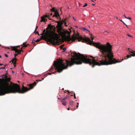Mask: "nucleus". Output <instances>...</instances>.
<instances>
[{
  "label": "nucleus",
  "instance_id": "nucleus-33",
  "mask_svg": "<svg viewBox=\"0 0 135 135\" xmlns=\"http://www.w3.org/2000/svg\"><path fill=\"white\" fill-rule=\"evenodd\" d=\"M16 48H18V47H20V45H18V46H16Z\"/></svg>",
  "mask_w": 135,
  "mask_h": 135
},
{
  "label": "nucleus",
  "instance_id": "nucleus-38",
  "mask_svg": "<svg viewBox=\"0 0 135 135\" xmlns=\"http://www.w3.org/2000/svg\"><path fill=\"white\" fill-rule=\"evenodd\" d=\"M74 98H76V96H75V94H74Z\"/></svg>",
  "mask_w": 135,
  "mask_h": 135
},
{
  "label": "nucleus",
  "instance_id": "nucleus-24",
  "mask_svg": "<svg viewBox=\"0 0 135 135\" xmlns=\"http://www.w3.org/2000/svg\"><path fill=\"white\" fill-rule=\"evenodd\" d=\"M5 68V67H4V66L3 67H1L0 68V69H4Z\"/></svg>",
  "mask_w": 135,
  "mask_h": 135
},
{
  "label": "nucleus",
  "instance_id": "nucleus-47",
  "mask_svg": "<svg viewBox=\"0 0 135 135\" xmlns=\"http://www.w3.org/2000/svg\"><path fill=\"white\" fill-rule=\"evenodd\" d=\"M76 28H78V26H76Z\"/></svg>",
  "mask_w": 135,
  "mask_h": 135
},
{
  "label": "nucleus",
  "instance_id": "nucleus-51",
  "mask_svg": "<svg viewBox=\"0 0 135 135\" xmlns=\"http://www.w3.org/2000/svg\"><path fill=\"white\" fill-rule=\"evenodd\" d=\"M116 18L117 19H118L117 17Z\"/></svg>",
  "mask_w": 135,
  "mask_h": 135
},
{
  "label": "nucleus",
  "instance_id": "nucleus-44",
  "mask_svg": "<svg viewBox=\"0 0 135 135\" xmlns=\"http://www.w3.org/2000/svg\"><path fill=\"white\" fill-rule=\"evenodd\" d=\"M92 5H93V6H94L95 5V4H94L93 3H92Z\"/></svg>",
  "mask_w": 135,
  "mask_h": 135
},
{
  "label": "nucleus",
  "instance_id": "nucleus-32",
  "mask_svg": "<svg viewBox=\"0 0 135 135\" xmlns=\"http://www.w3.org/2000/svg\"><path fill=\"white\" fill-rule=\"evenodd\" d=\"M123 16H124L125 17V18H127V17L126 16L125 14L123 15Z\"/></svg>",
  "mask_w": 135,
  "mask_h": 135
},
{
  "label": "nucleus",
  "instance_id": "nucleus-27",
  "mask_svg": "<svg viewBox=\"0 0 135 135\" xmlns=\"http://www.w3.org/2000/svg\"><path fill=\"white\" fill-rule=\"evenodd\" d=\"M126 18V19H129V20H131V17H127V18Z\"/></svg>",
  "mask_w": 135,
  "mask_h": 135
},
{
  "label": "nucleus",
  "instance_id": "nucleus-35",
  "mask_svg": "<svg viewBox=\"0 0 135 135\" xmlns=\"http://www.w3.org/2000/svg\"><path fill=\"white\" fill-rule=\"evenodd\" d=\"M77 104H78V105L76 106V107H78L79 103H77Z\"/></svg>",
  "mask_w": 135,
  "mask_h": 135
},
{
  "label": "nucleus",
  "instance_id": "nucleus-25",
  "mask_svg": "<svg viewBox=\"0 0 135 135\" xmlns=\"http://www.w3.org/2000/svg\"><path fill=\"white\" fill-rule=\"evenodd\" d=\"M38 28V26H36V28H35V32L36 31V30H37V29Z\"/></svg>",
  "mask_w": 135,
  "mask_h": 135
},
{
  "label": "nucleus",
  "instance_id": "nucleus-46",
  "mask_svg": "<svg viewBox=\"0 0 135 135\" xmlns=\"http://www.w3.org/2000/svg\"><path fill=\"white\" fill-rule=\"evenodd\" d=\"M51 69H53V67H52H52L51 68Z\"/></svg>",
  "mask_w": 135,
  "mask_h": 135
},
{
  "label": "nucleus",
  "instance_id": "nucleus-41",
  "mask_svg": "<svg viewBox=\"0 0 135 135\" xmlns=\"http://www.w3.org/2000/svg\"><path fill=\"white\" fill-rule=\"evenodd\" d=\"M67 110H70V107H69L68 108V109H67Z\"/></svg>",
  "mask_w": 135,
  "mask_h": 135
},
{
  "label": "nucleus",
  "instance_id": "nucleus-7",
  "mask_svg": "<svg viewBox=\"0 0 135 135\" xmlns=\"http://www.w3.org/2000/svg\"><path fill=\"white\" fill-rule=\"evenodd\" d=\"M66 20V18H65L64 21L62 20V21H60V22L56 21V22L57 23V25L56 27H62V25L64 23L65 25L67 26V25H66V22H65Z\"/></svg>",
  "mask_w": 135,
  "mask_h": 135
},
{
  "label": "nucleus",
  "instance_id": "nucleus-17",
  "mask_svg": "<svg viewBox=\"0 0 135 135\" xmlns=\"http://www.w3.org/2000/svg\"><path fill=\"white\" fill-rule=\"evenodd\" d=\"M82 29L83 30H84V31H88L89 32V31L86 28H82Z\"/></svg>",
  "mask_w": 135,
  "mask_h": 135
},
{
  "label": "nucleus",
  "instance_id": "nucleus-6",
  "mask_svg": "<svg viewBox=\"0 0 135 135\" xmlns=\"http://www.w3.org/2000/svg\"><path fill=\"white\" fill-rule=\"evenodd\" d=\"M56 27L57 28V32L59 33V35L60 36H63L64 35V33L62 31L63 30L62 27Z\"/></svg>",
  "mask_w": 135,
  "mask_h": 135
},
{
  "label": "nucleus",
  "instance_id": "nucleus-9",
  "mask_svg": "<svg viewBox=\"0 0 135 135\" xmlns=\"http://www.w3.org/2000/svg\"><path fill=\"white\" fill-rule=\"evenodd\" d=\"M46 30L45 29H44L43 31V33L41 34L42 35V36L44 34H45V36H44V37H45V39H44V40H47V39L46 37V36H47L48 37H49V36L50 34L48 32H45Z\"/></svg>",
  "mask_w": 135,
  "mask_h": 135
},
{
  "label": "nucleus",
  "instance_id": "nucleus-49",
  "mask_svg": "<svg viewBox=\"0 0 135 135\" xmlns=\"http://www.w3.org/2000/svg\"><path fill=\"white\" fill-rule=\"evenodd\" d=\"M91 1L92 2H93V0H91Z\"/></svg>",
  "mask_w": 135,
  "mask_h": 135
},
{
  "label": "nucleus",
  "instance_id": "nucleus-45",
  "mask_svg": "<svg viewBox=\"0 0 135 135\" xmlns=\"http://www.w3.org/2000/svg\"><path fill=\"white\" fill-rule=\"evenodd\" d=\"M3 65V64H0V65Z\"/></svg>",
  "mask_w": 135,
  "mask_h": 135
},
{
  "label": "nucleus",
  "instance_id": "nucleus-13",
  "mask_svg": "<svg viewBox=\"0 0 135 135\" xmlns=\"http://www.w3.org/2000/svg\"><path fill=\"white\" fill-rule=\"evenodd\" d=\"M11 47L12 49V50L13 51H16H16L17 49L16 47V46H11Z\"/></svg>",
  "mask_w": 135,
  "mask_h": 135
},
{
  "label": "nucleus",
  "instance_id": "nucleus-8",
  "mask_svg": "<svg viewBox=\"0 0 135 135\" xmlns=\"http://www.w3.org/2000/svg\"><path fill=\"white\" fill-rule=\"evenodd\" d=\"M48 17L49 18V19L50 20H51V19H50V16L49 15H44L42 17H41V22H45L46 21H47V20L46 19H45V18H46Z\"/></svg>",
  "mask_w": 135,
  "mask_h": 135
},
{
  "label": "nucleus",
  "instance_id": "nucleus-31",
  "mask_svg": "<svg viewBox=\"0 0 135 135\" xmlns=\"http://www.w3.org/2000/svg\"><path fill=\"white\" fill-rule=\"evenodd\" d=\"M121 21H122V22H123V24L124 25H126V24L125 23H124V22L123 21H122V20H120Z\"/></svg>",
  "mask_w": 135,
  "mask_h": 135
},
{
  "label": "nucleus",
  "instance_id": "nucleus-30",
  "mask_svg": "<svg viewBox=\"0 0 135 135\" xmlns=\"http://www.w3.org/2000/svg\"><path fill=\"white\" fill-rule=\"evenodd\" d=\"M66 48H63V50H64V51H65L66 50Z\"/></svg>",
  "mask_w": 135,
  "mask_h": 135
},
{
  "label": "nucleus",
  "instance_id": "nucleus-2",
  "mask_svg": "<svg viewBox=\"0 0 135 135\" xmlns=\"http://www.w3.org/2000/svg\"><path fill=\"white\" fill-rule=\"evenodd\" d=\"M0 76H3L4 78H3L2 79H0L1 87L11 93H23L33 88L36 84V82H34L32 84L29 85V88H27L23 85L22 88V90H21L20 86L17 84H13L11 82H10V84L8 83L10 82V78H8L6 74L2 75Z\"/></svg>",
  "mask_w": 135,
  "mask_h": 135
},
{
  "label": "nucleus",
  "instance_id": "nucleus-23",
  "mask_svg": "<svg viewBox=\"0 0 135 135\" xmlns=\"http://www.w3.org/2000/svg\"><path fill=\"white\" fill-rule=\"evenodd\" d=\"M64 46V45H61L60 46V47L61 48H62Z\"/></svg>",
  "mask_w": 135,
  "mask_h": 135
},
{
  "label": "nucleus",
  "instance_id": "nucleus-36",
  "mask_svg": "<svg viewBox=\"0 0 135 135\" xmlns=\"http://www.w3.org/2000/svg\"><path fill=\"white\" fill-rule=\"evenodd\" d=\"M104 32H107L108 33H109V32H108V31H104Z\"/></svg>",
  "mask_w": 135,
  "mask_h": 135
},
{
  "label": "nucleus",
  "instance_id": "nucleus-52",
  "mask_svg": "<svg viewBox=\"0 0 135 135\" xmlns=\"http://www.w3.org/2000/svg\"><path fill=\"white\" fill-rule=\"evenodd\" d=\"M44 79V78H43L42 79V80Z\"/></svg>",
  "mask_w": 135,
  "mask_h": 135
},
{
  "label": "nucleus",
  "instance_id": "nucleus-28",
  "mask_svg": "<svg viewBox=\"0 0 135 135\" xmlns=\"http://www.w3.org/2000/svg\"><path fill=\"white\" fill-rule=\"evenodd\" d=\"M18 55V54H14V56L15 58H16V57Z\"/></svg>",
  "mask_w": 135,
  "mask_h": 135
},
{
  "label": "nucleus",
  "instance_id": "nucleus-11",
  "mask_svg": "<svg viewBox=\"0 0 135 135\" xmlns=\"http://www.w3.org/2000/svg\"><path fill=\"white\" fill-rule=\"evenodd\" d=\"M42 36H41V38H39L38 39H37L35 41H34V40L32 41V43H34L35 42H33L34 41V42H38L39 41L41 40L42 39Z\"/></svg>",
  "mask_w": 135,
  "mask_h": 135
},
{
  "label": "nucleus",
  "instance_id": "nucleus-40",
  "mask_svg": "<svg viewBox=\"0 0 135 135\" xmlns=\"http://www.w3.org/2000/svg\"><path fill=\"white\" fill-rule=\"evenodd\" d=\"M24 47H23V46H22V47L21 48V49L20 50H22V49Z\"/></svg>",
  "mask_w": 135,
  "mask_h": 135
},
{
  "label": "nucleus",
  "instance_id": "nucleus-5",
  "mask_svg": "<svg viewBox=\"0 0 135 135\" xmlns=\"http://www.w3.org/2000/svg\"><path fill=\"white\" fill-rule=\"evenodd\" d=\"M51 11L54 12V14L53 15L52 17H58L59 16V13L58 12L57 10H55V7H53L51 9Z\"/></svg>",
  "mask_w": 135,
  "mask_h": 135
},
{
  "label": "nucleus",
  "instance_id": "nucleus-4",
  "mask_svg": "<svg viewBox=\"0 0 135 135\" xmlns=\"http://www.w3.org/2000/svg\"><path fill=\"white\" fill-rule=\"evenodd\" d=\"M128 51H129V53L130 54V55H127L126 57L127 58H125L124 59H127L131 57L132 56H135V51H130L129 50V49H128Z\"/></svg>",
  "mask_w": 135,
  "mask_h": 135
},
{
  "label": "nucleus",
  "instance_id": "nucleus-21",
  "mask_svg": "<svg viewBox=\"0 0 135 135\" xmlns=\"http://www.w3.org/2000/svg\"><path fill=\"white\" fill-rule=\"evenodd\" d=\"M13 65H14V66L15 67L16 66V62H13Z\"/></svg>",
  "mask_w": 135,
  "mask_h": 135
},
{
  "label": "nucleus",
  "instance_id": "nucleus-29",
  "mask_svg": "<svg viewBox=\"0 0 135 135\" xmlns=\"http://www.w3.org/2000/svg\"><path fill=\"white\" fill-rule=\"evenodd\" d=\"M4 55L6 57H7L8 56V55L7 54H5Z\"/></svg>",
  "mask_w": 135,
  "mask_h": 135
},
{
  "label": "nucleus",
  "instance_id": "nucleus-34",
  "mask_svg": "<svg viewBox=\"0 0 135 135\" xmlns=\"http://www.w3.org/2000/svg\"><path fill=\"white\" fill-rule=\"evenodd\" d=\"M8 66V65L7 64H5V65H4V67H5V68L6 66Z\"/></svg>",
  "mask_w": 135,
  "mask_h": 135
},
{
  "label": "nucleus",
  "instance_id": "nucleus-16",
  "mask_svg": "<svg viewBox=\"0 0 135 135\" xmlns=\"http://www.w3.org/2000/svg\"><path fill=\"white\" fill-rule=\"evenodd\" d=\"M17 60V59L15 57L14 59H13L10 62H11V61H12V62H16Z\"/></svg>",
  "mask_w": 135,
  "mask_h": 135
},
{
  "label": "nucleus",
  "instance_id": "nucleus-20",
  "mask_svg": "<svg viewBox=\"0 0 135 135\" xmlns=\"http://www.w3.org/2000/svg\"><path fill=\"white\" fill-rule=\"evenodd\" d=\"M68 98V97H65L64 98L62 99L64 100H66Z\"/></svg>",
  "mask_w": 135,
  "mask_h": 135
},
{
  "label": "nucleus",
  "instance_id": "nucleus-42",
  "mask_svg": "<svg viewBox=\"0 0 135 135\" xmlns=\"http://www.w3.org/2000/svg\"><path fill=\"white\" fill-rule=\"evenodd\" d=\"M12 72L13 73H15V72L13 71H12Z\"/></svg>",
  "mask_w": 135,
  "mask_h": 135
},
{
  "label": "nucleus",
  "instance_id": "nucleus-14",
  "mask_svg": "<svg viewBox=\"0 0 135 135\" xmlns=\"http://www.w3.org/2000/svg\"><path fill=\"white\" fill-rule=\"evenodd\" d=\"M73 100H70L69 101V104H70V105L71 106H73Z\"/></svg>",
  "mask_w": 135,
  "mask_h": 135
},
{
  "label": "nucleus",
  "instance_id": "nucleus-15",
  "mask_svg": "<svg viewBox=\"0 0 135 135\" xmlns=\"http://www.w3.org/2000/svg\"><path fill=\"white\" fill-rule=\"evenodd\" d=\"M21 46H23V47H26L27 46V45L25 42L23 43V44L21 45Z\"/></svg>",
  "mask_w": 135,
  "mask_h": 135
},
{
  "label": "nucleus",
  "instance_id": "nucleus-18",
  "mask_svg": "<svg viewBox=\"0 0 135 135\" xmlns=\"http://www.w3.org/2000/svg\"><path fill=\"white\" fill-rule=\"evenodd\" d=\"M57 72V71H55V72H53L52 73H48V74L49 75H50L51 74H55V73H56Z\"/></svg>",
  "mask_w": 135,
  "mask_h": 135
},
{
  "label": "nucleus",
  "instance_id": "nucleus-50",
  "mask_svg": "<svg viewBox=\"0 0 135 135\" xmlns=\"http://www.w3.org/2000/svg\"><path fill=\"white\" fill-rule=\"evenodd\" d=\"M1 55H0V58H1Z\"/></svg>",
  "mask_w": 135,
  "mask_h": 135
},
{
  "label": "nucleus",
  "instance_id": "nucleus-37",
  "mask_svg": "<svg viewBox=\"0 0 135 135\" xmlns=\"http://www.w3.org/2000/svg\"><path fill=\"white\" fill-rule=\"evenodd\" d=\"M52 13H51L50 14V15H49L50 16H52Z\"/></svg>",
  "mask_w": 135,
  "mask_h": 135
},
{
  "label": "nucleus",
  "instance_id": "nucleus-39",
  "mask_svg": "<svg viewBox=\"0 0 135 135\" xmlns=\"http://www.w3.org/2000/svg\"><path fill=\"white\" fill-rule=\"evenodd\" d=\"M36 33H37L38 35H39V33H38V31H37V32H36Z\"/></svg>",
  "mask_w": 135,
  "mask_h": 135
},
{
  "label": "nucleus",
  "instance_id": "nucleus-43",
  "mask_svg": "<svg viewBox=\"0 0 135 135\" xmlns=\"http://www.w3.org/2000/svg\"><path fill=\"white\" fill-rule=\"evenodd\" d=\"M126 25V27H127V28H128V26H127L126 24V25Z\"/></svg>",
  "mask_w": 135,
  "mask_h": 135
},
{
  "label": "nucleus",
  "instance_id": "nucleus-26",
  "mask_svg": "<svg viewBox=\"0 0 135 135\" xmlns=\"http://www.w3.org/2000/svg\"><path fill=\"white\" fill-rule=\"evenodd\" d=\"M127 36H128L129 37H132V36H131V35H130L129 34H127Z\"/></svg>",
  "mask_w": 135,
  "mask_h": 135
},
{
  "label": "nucleus",
  "instance_id": "nucleus-10",
  "mask_svg": "<svg viewBox=\"0 0 135 135\" xmlns=\"http://www.w3.org/2000/svg\"><path fill=\"white\" fill-rule=\"evenodd\" d=\"M61 101L62 102V103L63 105L64 106L66 105L67 103V102L66 101L62 99H61Z\"/></svg>",
  "mask_w": 135,
  "mask_h": 135
},
{
  "label": "nucleus",
  "instance_id": "nucleus-1",
  "mask_svg": "<svg viewBox=\"0 0 135 135\" xmlns=\"http://www.w3.org/2000/svg\"><path fill=\"white\" fill-rule=\"evenodd\" d=\"M68 32L69 35L66 36L65 38L67 41L71 40L73 42H75L78 39L79 41H82L83 42H88L90 45L93 43V46L100 49L101 56L103 58L100 60L99 62L97 61L92 56L91 57L93 58V59H90L86 56L80 54L78 55L77 53L74 52L71 54L72 56L73 57L71 58V60H65L66 66L65 65V64L64 63L62 60H60L59 62L54 61L53 65L56 68V69L57 70V71L58 72H61L63 69H67L68 66H71L74 64H81L82 62L89 64L93 68L95 65H108L122 61V60L119 61L115 58H113L114 55L112 52V46L109 43L107 42L106 45H104L101 44L99 42H93L89 38H83L81 36H79V33H78L76 36L74 35L71 37L70 36V32L68 31Z\"/></svg>",
  "mask_w": 135,
  "mask_h": 135
},
{
  "label": "nucleus",
  "instance_id": "nucleus-12",
  "mask_svg": "<svg viewBox=\"0 0 135 135\" xmlns=\"http://www.w3.org/2000/svg\"><path fill=\"white\" fill-rule=\"evenodd\" d=\"M22 50H18V49L15 51L16 53H17L18 54H20L21 53V52Z\"/></svg>",
  "mask_w": 135,
  "mask_h": 135
},
{
  "label": "nucleus",
  "instance_id": "nucleus-3",
  "mask_svg": "<svg viewBox=\"0 0 135 135\" xmlns=\"http://www.w3.org/2000/svg\"><path fill=\"white\" fill-rule=\"evenodd\" d=\"M51 32L53 35L50 34L49 36V37L46 36L47 39V40L46 41L48 44H50V43H49L48 42L53 43L55 40H57L59 38L58 35L56 33H55V31H51Z\"/></svg>",
  "mask_w": 135,
  "mask_h": 135
},
{
  "label": "nucleus",
  "instance_id": "nucleus-48",
  "mask_svg": "<svg viewBox=\"0 0 135 135\" xmlns=\"http://www.w3.org/2000/svg\"><path fill=\"white\" fill-rule=\"evenodd\" d=\"M73 19H74V20H75V18L74 17H73Z\"/></svg>",
  "mask_w": 135,
  "mask_h": 135
},
{
  "label": "nucleus",
  "instance_id": "nucleus-19",
  "mask_svg": "<svg viewBox=\"0 0 135 135\" xmlns=\"http://www.w3.org/2000/svg\"><path fill=\"white\" fill-rule=\"evenodd\" d=\"M90 36H91V39L93 41L94 39V38L93 37V35L91 34Z\"/></svg>",
  "mask_w": 135,
  "mask_h": 135
},
{
  "label": "nucleus",
  "instance_id": "nucleus-22",
  "mask_svg": "<svg viewBox=\"0 0 135 135\" xmlns=\"http://www.w3.org/2000/svg\"><path fill=\"white\" fill-rule=\"evenodd\" d=\"M87 6V4L86 3L83 6V7H85L86 6Z\"/></svg>",
  "mask_w": 135,
  "mask_h": 135
}]
</instances>
